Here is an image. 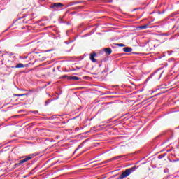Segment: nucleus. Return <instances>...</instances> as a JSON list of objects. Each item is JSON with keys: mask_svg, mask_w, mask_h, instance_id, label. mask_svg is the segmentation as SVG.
<instances>
[{"mask_svg": "<svg viewBox=\"0 0 179 179\" xmlns=\"http://www.w3.org/2000/svg\"><path fill=\"white\" fill-rule=\"evenodd\" d=\"M106 61H107V59H102V60H101V62H106Z\"/></svg>", "mask_w": 179, "mask_h": 179, "instance_id": "13d9d810", "label": "nucleus"}, {"mask_svg": "<svg viewBox=\"0 0 179 179\" xmlns=\"http://www.w3.org/2000/svg\"><path fill=\"white\" fill-rule=\"evenodd\" d=\"M123 51L124 52H132V48H131V47H124L123 48Z\"/></svg>", "mask_w": 179, "mask_h": 179, "instance_id": "dca6fc26", "label": "nucleus"}, {"mask_svg": "<svg viewBox=\"0 0 179 179\" xmlns=\"http://www.w3.org/2000/svg\"><path fill=\"white\" fill-rule=\"evenodd\" d=\"M92 1H94V2H99V1H101V2H104L105 3H111V2H113V0H87V2H90Z\"/></svg>", "mask_w": 179, "mask_h": 179, "instance_id": "6e6552de", "label": "nucleus"}, {"mask_svg": "<svg viewBox=\"0 0 179 179\" xmlns=\"http://www.w3.org/2000/svg\"><path fill=\"white\" fill-rule=\"evenodd\" d=\"M176 15H179V13L178 12H174V13H172L170 16L171 17H174V16H176Z\"/></svg>", "mask_w": 179, "mask_h": 179, "instance_id": "b1692460", "label": "nucleus"}, {"mask_svg": "<svg viewBox=\"0 0 179 179\" xmlns=\"http://www.w3.org/2000/svg\"><path fill=\"white\" fill-rule=\"evenodd\" d=\"M10 56L13 55V52H10Z\"/></svg>", "mask_w": 179, "mask_h": 179, "instance_id": "338daca9", "label": "nucleus"}, {"mask_svg": "<svg viewBox=\"0 0 179 179\" xmlns=\"http://www.w3.org/2000/svg\"><path fill=\"white\" fill-rule=\"evenodd\" d=\"M117 176H118V174L113 175V176H112V178H115L117 177Z\"/></svg>", "mask_w": 179, "mask_h": 179, "instance_id": "ea45409f", "label": "nucleus"}, {"mask_svg": "<svg viewBox=\"0 0 179 179\" xmlns=\"http://www.w3.org/2000/svg\"><path fill=\"white\" fill-rule=\"evenodd\" d=\"M75 40H76V38H75L73 40H70V41H64V44H71V43H73V41H75Z\"/></svg>", "mask_w": 179, "mask_h": 179, "instance_id": "aec40b11", "label": "nucleus"}, {"mask_svg": "<svg viewBox=\"0 0 179 179\" xmlns=\"http://www.w3.org/2000/svg\"><path fill=\"white\" fill-rule=\"evenodd\" d=\"M159 71V70H157L155 73H152L148 78L150 79H152V78H153L155 73H157Z\"/></svg>", "mask_w": 179, "mask_h": 179, "instance_id": "bb28decb", "label": "nucleus"}, {"mask_svg": "<svg viewBox=\"0 0 179 179\" xmlns=\"http://www.w3.org/2000/svg\"><path fill=\"white\" fill-rule=\"evenodd\" d=\"M36 162H37V159H34L32 161H29L27 163V169H30V167H31V166H33V164H34V163H36Z\"/></svg>", "mask_w": 179, "mask_h": 179, "instance_id": "423d86ee", "label": "nucleus"}, {"mask_svg": "<svg viewBox=\"0 0 179 179\" xmlns=\"http://www.w3.org/2000/svg\"><path fill=\"white\" fill-rule=\"evenodd\" d=\"M89 139H86L84 141H83L77 148V150H79V149H82L83 148V145L85 144L86 142H88Z\"/></svg>", "mask_w": 179, "mask_h": 179, "instance_id": "2eb2a0df", "label": "nucleus"}, {"mask_svg": "<svg viewBox=\"0 0 179 179\" xmlns=\"http://www.w3.org/2000/svg\"><path fill=\"white\" fill-rule=\"evenodd\" d=\"M47 20H48V19H47V17H43L41 20H40L39 21H38L37 23H40V22H45V21H47Z\"/></svg>", "mask_w": 179, "mask_h": 179, "instance_id": "412c9836", "label": "nucleus"}, {"mask_svg": "<svg viewBox=\"0 0 179 179\" xmlns=\"http://www.w3.org/2000/svg\"><path fill=\"white\" fill-rule=\"evenodd\" d=\"M150 24V22H148V24L145 25H141L138 27L140 30H145V29H148L149 27V25Z\"/></svg>", "mask_w": 179, "mask_h": 179, "instance_id": "4468645a", "label": "nucleus"}, {"mask_svg": "<svg viewBox=\"0 0 179 179\" xmlns=\"http://www.w3.org/2000/svg\"><path fill=\"white\" fill-rule=\"evenodd\" d=\"M162 75H163V73H162L159 77V79H160V78H162Z\"/></svg>", "mask_w": 179, "mask_h": 179, "instance_id": "680f3d73", "label": "nucleus"}, {"mask_svg": "<svg viewBox=\"0 0 179 179\" xmlns=\"http://www.w3.org/2000/svg\"><path fill=\"white\" fill-rule=\"evenodd\" d=\"M76 69H76H80V67L76 66V69Z\"/></svg>", "mask_w": 179, "mask_h": 179, "instance_id": "603ef678", "label": "nucleus"}, {"mask_svg": "<svg viewBox=\"0 0 179 179\" xmlns=\"http://www.w3.org/2000/svg\"><path fill=\"white\" fill-rule=\"evenodd\" d=\"M79 116H76L72 118V120H76Z\"/></svg>", "mask_w": 179, "mask_h": 179, "instance_id": "09e8293b", "label": "nucleus"}, {"mask_svg": "<svg viewBox=\"0 0 179 179\" xmlns=\"http://www.w3.org/2000/svg\"><path fill=\"white\" fill-rule=\"evenodd\" d=\"M66 78H69L68 75H63L60 77V79H66Z\"/></svg>", "mask_w": 179, "mask_h": 179, "instance_id": "c85d7f7f", "label": "nucleus"}, {"mask_svg": "<svg viewBox=\"0 0 179 179\" xmlns=\"http://www.w3.org/2000/svg\"><path fill=\"white\" fill-rule=\"evenodd\" d=\"M62 124L63 125H65V124H66V122H62Z\"/></svg>", "mask_w": 179, "mask_h": 179, "instance_id": "4d7b16f0", "label": "nucleus"}, {"mask_svg": "<svg viewBox=\"0 0 179 179\" xmlns=\"http://www.w3.org/2000/svg\"><path fill=\"white\" fill-rule=\"evenodd\" d=\"M108 71H109L108 66H106L105 67V69L102 71V73H107L108 72Z\"/></svg>", "mask_w": 179, "mask_h": 179, "instance_id": "5701e85b", "label": "nucleus"}, {"mask_svg": "<svg viewBox=\"0 0 179 179\" xmlns=\"http://www.w3.org/2000/svg\"><path fill=\"white\" fill-rule=\"evenodd\" d=\"M96 128V126H94V127L91 128L90 131H93V129H94Z\"/></svg>", "mask_w": 179, "mask_h": 179, "instance_id": "3c124183", "label": "nucleus"}, {"mask_svg": "<svg viewBox=\"0 0 179 179\" xmlns=\"http://www.w3.org/2000/svg\"><path fill=\"white\" fill-rule=\"evenodd\" d=\"M78 3H85V5H87V3L85 1H73V2L69 3L66 8L69 6H72L73 5H78Z\"/></svg>", "mask_w": 179, "mask_h": 179, "instance_id": "7ed1b4c3", "label": "nucleus"}, {"mask_svg": "<svg viewBox=\"0 0 179 179\" xmlns=\"http://www.w3.org/2000/svg\"><path fill=\"white\" fill-rule=\"evenodd\" d=\"M24 68H27V66H29V64H24Z\"/></svg>", "mask_w": 179, "mask_h": 179, "instance_id": "864d4df0", "label": "nucleus"}, {"mask_svg": "<svg viewBox=\"0 0 179 179\" xmlns=\"http://www.w3.org/2000/svg\"><path fill=\"white\" fill-rule=\"evenodd\" d=\"M36 156H37L36 153H32L27 156L21 157V159H21L18 162L19 165L22 166V164H23L24 163H26L27 162H29V160H31V159H33V157H36Z\"/></svg>", "mask_w": 179, "mask_h": 179, "instance_id": "f03ea898", "label": "nucleus"}, {"mask_svg": "<svg viewBox=\"0 0 179 179\" xmlns=\"http://www.w3.org/2000/svg\"><path fill=\"white\" fill-rule=\"evenodd\" d=\"M124 87H131V85H124Z\"/></svg>", "mask_w": 179, "mask_h": 179, "instance_id": "8fccbe9b", "label": "nucleus"}, {"mask_svg": "<svg viewBox=\"0 0 179 179\" xmlns=\"http://www.w3.org/2000/svg\"><path fill=\"white\" fill-rule=\"evenodd\" d=\"M166 155H167V153L162 154L158 156V159H163V157H164Z\"/></svg>", "mask_w": 179, "mask_h": 179, "instance_id": "4be33fe9", "label": "nucleus"}, {"mask_svg": "<svg viewBox=\"0 0 179 179\" xmlns=\"http://www.w3.org/2000/svg\"><path fill=\"white\" fill-rule=\"evenodd\" d=\"M36 169H37V166L35 167V168L32 170V171H34V170H36Z\"/></svg>", "mask_w": 179, "mask_h": 179, "instance_id": "69168bd1", "label": "nucleus"}, {"mask_svg": "<svg viewBox=\"0 0 179 179\" xmlns=\"http://www.w3.org/2000/svg\"><path fill=\"white\" fill-rule=\"evenodd\" d=\"M56 33L57 34V37H61V36L59 35V31H57Z\"/></svg>", "mask_w": 179, "mask_h": 179, "instance_id": "c9c22d12", "label": "nucleus"}, {"mask_svg": "<svg viewBox=\"0 0 179 179\" xmlns=\"http://www.w3.org/2000/svg\"><path fill=\"white\" fill-rule=\"evenodd\" d=\"M174 134L171 130H166L162 132L153 140V143H157L156 146H163L164 143L169 142L170 139H173Z\"/></svg>", "mask_w": 179, "mask_h": 179, "instance_id": "f257e3e1", "label": "nucleus"}, {"mask_svg": "<svg viewBox=\"0 0 179 179\" xmlns=\"http://www.w3.org/2000/svg\"><path fill=\"white\" fill-rule=\"evenodd\" d=\"M161 36H170V34H169V33H162V34H161Z\"/></svg>", "mask_w": 179, "mask_h": 179, "instance_id": "2f4dec72", "label": "nucleus"}, {"mask_svg": "<svg viewBox=\"0 0 179 179\" xmlns=\"http://www.w3.org/2000/svg\"><path fill=\"white\" fill-rule=\"evenodd\" d=\"M62 6H64V4L62 3H54L50 6V8L54 9V8H62Z\"/></svg>", "mask_w": 179, "mask_h": 179, "instance_id": "39448f33", "label": "nucleus"}, {"mask_svg": "<svg viewBox=\"0 0 179 179\" xmlns=\"http://www.w3.org/2000/svg\"><path fill=\"white\" fill-rule=\"evenodd\" d=\"M17 20H18L17 19L15 20H14V21L13 22V24L10 25V26L8 27V29H10L11 27H13V24H15V23H16V22H17Z\"/></svg>", "mask_w": 179, "mask_h": 179, "instance_id": "cd10ccee", "label": "nucleus"}, {"mask_svg": "<svg viewBox=\"0 0 179 179\" xmlns=\"http://www.w3.org/2000/svg\"><path fill=\"white\" fill-rule=\"evenodd\" d=\"M63 72H69V70L65 69V70H64V71H63Z\"/></svg>", "mask_w": 179, "mask_h": 179, "instance_id": "6e6d98bb", "label": "nucleus"}, {"mask_svg": "<svg viewBox=\"0 0 179 179\" xmlns=\"http://www.w3.org/2000/svg\"><path fill=\"white\" fill-rule=\"evenodd\" d=\"M11 68L13 69H15V68H24V64L23 63H18L15 66H11Z\"/></svg>", "mask_w": 179, "mask_h": 179, "instance_id": "9b49d317", "label": "nucleus"}, {"mask_svg": "<svg viewBox=\"0 0 179 179\" xmlns=\"http://www.w3.org/2000/svg\"><path fill=\"white\" fill-rule=\"evenodd\" d=\"M97 54L96 53H93V54H90V59L92 62H96L97 59H96L94 58V57H96Z\"/></svg>", "mask_w": 179, "mask_h": 179, "instance_id": "1a4fd4ad", "label": "nucleus"}, {"mask_svg": "<svg viewBox=\"0 0 179 179\" xmlns=\"http://www.w3.org/2000/svg\"><path fill=\"white\" fill-rule=\"evenodd\" d=\"M58 99H59V96H57L56 98L48 99V100L45 101V106H48V104H50V103H51V101H54V100H58Z\"/></svg>", "mask_w": 179, "mask_h": 179, "instance_id": "9d476101", "label": "nucleus"}, {"mask_svg": "<svg viewBox=\"0 0 179 179\" xmlns=\"http://www.w3.org/2000/svg\"><path fill=\"white\" fill-rule=\"evenodd\" d=\"M59 23H61V24H65L66 22L64 21V17H59Z\"/></svg>", "mask_w": 179, "mask_h": 179, "instance_id": "6ab92c4d", "label": "nucleus"}, {"mask_svg": "<svg viewBox=\"0 0 179 179\" xmlns=\"http://www.w3.org/2000/svg\"><path fill=\"white\" fill-rule=\"evenodd\" d=\"M153 99V96L149 97L148 99H144L142 102L141 104H146L148 102L150 101V99Z\"/></svg>", "mask_w": 179, "mask_h": 179, "instance_id": "f3484780", "label": "nucleus"}, {"mask_svg": "<svg viewBox=\"0 0 179 179\" xmlns=\"http://www.w3.org/2000/svg\"><path fill=\"white\" fill-rule=\"evenodd\" d=\"M103 51L106 55H111V52H113V50L110 48H103Z\"/></svg>", "mask_w": 179, "mask_h": 179, "instance_id": "0eeeda50", "label": "nucleus"}, {"mask_svg": "<svg viewBox=\"0 0 179 179\" xmlns=\"http://www.w3.org/2000/svg\"><path fill=\"white\" fill-rule=\"evenodd\" d=\"M69 80H80V78L75 76H71L68 78Z\"/></svg>", "mask_w": 179, "mask_h": 179, "instance_id": "ddd939ff", "label": "nucleus"}, {"mask_svg": "<svg viewBox=\"0 0 179 179\" xmlns=\"http://www.w3.org/2000/svg\"><path fill=\"white\" fill-rule=\"evenodd\" d=\"M124 157H125V155H118L110 159L106 160V163H110V162H113V160H118V159H124Z\"/></svg>", "mask_w": 179, "mask_h": 179, "instance_id": "20e7f679", "label": "nucleus"}, {"mask_svg": "<svg viewBox=\"0 0 179 179\" xmlns=\"http://www.w3.org/2000/svg\"><path fill=\"white\" fill-rule=\"evenodd\" d=\"M39 26L44 27V26H45V24H44V23H41V24H39Z\"/></svg>", "mask_w": 179, "mask_h": 179, "instance_id": "4c0bfd02", "label": "nucleus"}, {"mask_svg": "<svg viewBox=\"0 0 179 179\" xmlns=\"http://www.w3.org/2000/svg\"><path fill=\"white\" fill-rule=\"evenodd\" d=\"M28 94H14V96L15 97H22V96H27Z\"/></svg>", "mask_w": 179, "mask_h": 179, "instance_id": "a211bd4d", "label": "nucleus"}, {"mask_svg": "<svg viewBox=\"0 0 179 179\" xmlns=\"http://www.w3.org/2000/svg\"><path fill=\"white\" fill-rule=\"evenodd\" d=\"M70 15H76V12H75V11L71 12V13H70Z\"/></svg>", "mask_w": 179, "mask_h": 179, "instance_id": "e433bc0d", "label": "nucleus"}, {"mask_svg": "<svg viewBox=\"0 0 179 179\" xmlns=\"http://www.w3.org/2000/svg\"><path fill=\"white\" fill-rule=\"evenodd\" d=\"M9 27H8L6 30H4L3 31V33H6V31H8V30H9Z\"/></svg>", "mask_w": 179, "mask_h": 179, "instance_id": "58836bf2", "label": "nucleus"}, {"mask_svg": "<svg viewBox=\"0 0 179 179\" xmlns=\"http://www.w3.org/2000/svg\"><path fill=\"white\" fill-rule=\"evenodd\" d=\"M32 114H38V110H33L31 111Z\"/></svg>", "mask_w": 179, "mask_h": 179, "instance_id": "72a5a7b5", "label": "nucleus"}, {"mask_svg": "<svg viewBox=\"0 0 179 179\" xmlns=\"http://www.w3.org/2000/svg\"><path fill=\"white\" fill-rule=\"evenodd\" d=\"M85 30H87V28H85V29L82 31V32L85 31Z\"/></svg>", "mask_w": 179, "mask_h": 179, "instance_id": "052dcab7", "label": "nucleus"}, {"mask_svg": "<svg viewBox=\"0 0 179 179\" xmlns=\"http://www.w3.org/2000/svg\"><path fill=\"white\" fill-rule=\"evenodd\" d=\"M143 90V88L142 90H140V92H142Z\"/></svg>", "mask_w": 179, "mask_h": 179, "instance_id": "774afa93", "label": "nucleus"}, {"mask_svg": "<svg viewBox=\"0 0 179 179\" xmlns=\"http://www.w3.org/2000/svg\"><path fill=\"white\" fill-rule=\"evenodd\" d=\"M79 9H85V6H80L77 7H71L70 10H79Z\"/></svg>", "mask_w": 179, "mask_h": 179, "instance_id": "f8f14e48", "label": "nucleus"}, {"mask_svg": "<svg viewBox=\"0 0 179 179\" xmlns=\"http://www.w3.org/2000/svg\"><path fill=\"white\" fill-rule=\"evenodd\" d=\"M159 15H162V13H164V12H159Z\"/></svg>", "mask_w": 179, "mask_h": 179, "instance_id": "0e129e2a", "label": "nucleus"}, {"mask_svg": "<svg viewBox=\"0 0 179 179\" xmlns=\"http://www.w3.org/2000/svg\"><path fill=\"white\" fill-rule=\"evenodd\" d=\"M87 36H90V34H87L85 36V37H87Z\"/></svg>", "mask_w": 179, "mask_h": 179, "instance_id": "bf43d9fd", "label": "nucleus"}, {"mask_svg": "<svg viewBox=\"0 0 179 179\" xmlns=\"http://www.w3.org/2000/svg\"><path fill=\"white\" fill-rule=\"evenodd\" d=\"M23 23H26V24H27L28 23V21H23Z\"/></svg>", "mask_w": 179, "mask_h": 179, "instance_id": "e2e57ef3", "label": "nucleus"}, {"mask_svg": "<svg viewBox=\"0 0 179 179\" xmlns=\"http://www.w3.org/2000/svg\"><path fill=\"white\" fill-rule=\"evenodd\" d=\"M150 79L149 78H147L146 80H145V82H149Z\"/></svg>", "mask_w": 179, "mask_h": 179, "instance_id": "de8ad7c7", "label": "nucleus"}, {"mask_svg": "<svg viewBox=\"0 0 179 179\" xmlns=\"http://www.w3.org/2000/svg\"><path fill=\"white\" fill-rule=\"evenodd\" d=\"M48 96H49V97H54V94L51 95V94H49Z\"/></svg>", "mask_w": 179, "mask_h": 179, "instance_id": "49530a36", "label": "nucleus"}, {"mask_svg": "<svg viewBox=\"0 0 179 179\" xmlns=\"http://www.w3.org/2000/svg\"><path fill=\"white\" fill-rule=\"evenodd\" d=\"M56 94H57V97H59V96L62 94V91L61 90H59L58 92H57Z\"/></svg>", "mask_w": 179, "mask_h": 179, "instance_id": "a878e982", "label": "nucleus"}, {"mask_svg": "<svg viewBox=\"0 0 179 179\" xmlns=\"http://www.w3.org/2000/svg\"><path fill=\"white\" fill-rule=\"evenodd\" d=\"M15 47H22V45H19V44H17L15 45Z\"/></svg>", "mask_w": 179, "mask_h": 179, "instance_id": "a18cd8bd", "label": "nucleus"}, {"mask_svg": "<svg viewBox=\"0 0 179 179\" xmlns=\"http://www.w3.org/2000/svg\"><path fill=\"white\" fill-rule=\"evenodd\" d=\"M19 166H20V165L19 164V162L17 163V164H15L14 166H13V169H16V168L19 167Z\"/></svg>", "mask_w": 179, "mask_h": 179, "instance_id": "7c9ffc66", "label": "nucleus"}, {"mask_svg": "<svg viewBox=\"0 0 179 179\" xmlns=\"http://www.w3.org/2000/svg\"><path fill=\"white\" fill-rule=\"evenodd\" d=\"M139 9H141V8H134L133 12H135V10H139Z\"/></svg>", "mask_w": 179, "mask_h": 179, "instance_id": "f704fd0d", "label": "nucleus"}, {"mask_svg": "<svg viewBox=\"0 0 179 179\" xmlns=\"http://www.w3.org/2000/svg\"><path fill=\"white\" fill-rule=\"evenodd\" d=\"M173 162H179V159H174Z\"/></svg>", "mask_w": 179, "mask_h": 179, "instance_id": "5fc2aeb1", "label": "nucleus"}, {"mask_svg": "<svg viewBox=\"0 0 179 179\" xmlns=\"http://www.w3.org/2000/svg\"><path fill=\"white\" fill-rule=\"evenodd\" d=\"M27 17V14H24L22 17H19L17 20H20V19H24V17Z\"/></svg>", "mask_w": 179, "mask_h": 179, "instance_id": "c756f323", "label": "nucleus"}, {"mask_svg": "<svg viewBox=\"0 0 179 179\" xmlns=\"http://www.w3.org/2000/svg\"><path fill=\"white\" fill-rule=\"evenodd\" d=\"M113 122V124H117L118 122V120H114Z\"/></svg>", "mask_w": 179, "mask_h": 179, "instance_id": "a19ab883", "label": "nucleus"}, {"mask_svg": "<svg viewBox=\"0 0 179 179\" xmlns=\"http://www.w3.org/2000/svg\"><path fill=\"white\" fill-rule=\"evenodd\" d=\"M169 171H170V170H169L168 168H166V169L164 170V173H169Z\"/></svg>", "mask_w": 179, "mask_h": 179, "instance_id": "473e14b6", "label": "nucleus"}, {"mask_svg": "<svg viewBox=\"0 0 179 179\" xmlns=\"http://www.w3.org/2000/svg\"><path fill=\"white\" fill-rule=\"evenodd\" d=\"M161 94H162V93H158L155 96H153V97H156V96H160Z\"/></svg>", "mask_w": 179, "mask_h": 179, "instance_id": "79ce46f5", "label": "nucleus"}, {"mask_svg": "<svg viewBox=\"0 0 179 179\" xmlns=\"http://www.w3.org/2000/svg\"><path fill=\"white\" fill-rule=\"evenodd\" d=\"M78 150H77V148L75 150V151L73 152V155H75L76 153V152H78Z\"/></svg>", "mask_w": 179, "mask_h": 179, "instance_id": "c03bdc74", "label": "nucleus"}, {"mask_svg": "<svg viewBox=\"0 0 179 179\" xmlns=\"http://www.w3.org/2000/svg\"><path fill=\"white\" fill-rule=\"evenodd\" d=\"M115 45H117V47H125L124 43H116Z\"/></svg>", "mask_w": 179, "mask_h": 179, "instance_id": "393cba45", "label": "nucleus"}, {"mask_svg": "<svg viewBox=\"0 0 179 179\" xmlns=\"http://www.w3.org/2000/svg\"><path fill=\"white\" fill-rule=\"evenodd\" d=\"M69 72H72V71H76V69H70V70H69Z\"/></svg>", "mask_w": 179, "mask_h": 179, "instance_id": "37998d69", "label": "nucleus"}]
</instances>
